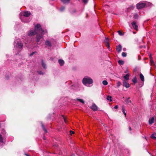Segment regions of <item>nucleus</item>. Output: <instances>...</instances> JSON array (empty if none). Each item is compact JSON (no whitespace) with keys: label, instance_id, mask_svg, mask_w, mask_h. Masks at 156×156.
I'll use <instances>...</instances> for the list:
<instances>
[{"label":"nucleus","instance_id":"f257e3e1","mask_svg":"<svg viewBox=\"0 0 156 156\" xmlns=\"http://www.w3.org/2000/svg\"><path fill=\"white\" fill-rule=\"evenodd\" d=\"M38 30L41 31L42 33L44 32V30L42 29L41 25L39 24H37L35 26L34 31L31 30L29 32L28 35L31 36L37 34H38L37 31Z\"/></svg>","mask_w":156,"mask_h":156},{"label":"nucleus","instance_id":"f03ea898","mask_svg":"<svg viewBox=\"0 0 156 156\" xmlns=\"http://www.w3.org/2000/svg\"><path fill=\"white\" fill-rule=\"evenodd\" d=\"M14 46L19 49L22 50L23 45L21 41L20 40H17L14 42Z\"/></svg>","mask_w":156,"mask_h":156},{"label":"nucleus","instance_id":"7ed1b4c3","mask_svg":"<svg viewBox=\"0 0 156 156\" xmlns=\"http://www.w3.org/2000/svg\"><path fill=\"white\" fill-rule=\"evenodd\" d=\"M82 82L84 85H86L87 84H92L93 82V81L92 79L89 77H85L83 79Z\"/></svg>","mask_w":156,"mask_h":156},{"label":"nucleus","instance_id":"20e7f679","mask_svg":"<svg viewBox=\"0 0 156 156\" xmlns=\"http://www.w3.org/2000/svg\"><path fill=\"white\" fill-rule=\"evenodd\" d=\"M146 5V4L145 3L140 2L136 4V7L138 9H140L144 8Z\"/></svg>","mask_w":156,"mask_h":156},{"label":"nucleus","instance_id":"39448f33","mask_svg":"<svg viewBox=\"0 0 156 156\" xmlns=\"http://www.w3.org/2000/svg\"><path fill=\"white\" fill-rule=\"evenodd\" d=\"M43 33H42V34L41 35L37 34L36 37V42L38 43L39 42L40 40L43 38V37L42 36V34Z\"/></svg>","mask_w":156,"mask_h":156},{"label":"nucleus","instance_id":"423d86ee","mask_svg":"<svg viewBox=\"0 0 156 156\" xmlns=\"http://www.w3.org/2000/svg\"><path fill=\"white\" fill-rule=\"evenodd\" d=\"M90 108L94 111H96L98 110L97 106L94 103H93Z\"/></svg>","mask_w":156,"mask_h":156},{"label":"nucleus","instance_id":"0eeeda50","mask_svg":"<svg viewBox=\"0 0 156 156\" xmlns=\"http://www.w3.org/2000/svg\"><path fill=\"white\" fill-rule=\"evenodd\" d=\"M132 26L133 28L136 30H138V26L136 25V22L134 21H133L132 23Z\"/></svg>","mask_w":156,"mask_h":156},{"label":"nucleus","instance_id":"6e6552de","mask_svg":"<svg viewBox=\"0 0 156 156\" xmlns=\"http://www.w3.org/2000/svg\"><path fill=\"white\" fill-rule=\"evenodd\" d=\"M122 49V47L121 44H119L118 46H116V49L118 53H119L121 51Z\"/></svg>","mask_w":156,"mask_h":156},{"label":"nucleus","instance_id":"1a4fd4ad","mask_svg":"<svg viewBox=\"0 0 156 156\" xmlns=\"http://www.w3.org/2000/svg\"><path fill=\"white\" fill-rule=\"evenodd\" d=\"M123 86L126 88H128L130 87L129 84L124 80L123 81Z\"/></svg>","mask_w":156,"mask_h":156},{"label":"nucleus","instance_id":"9d476101","mask_svg":"<svg viewBox=\"0 0 156 156\" xmlns=\"http://www.w3.org/2000/svg\"><path fill=\"white\" fill-rule=\"evenodd\" d=\"M31 14V13L30 12L27 11H26L24 12L23 16L26 17H28Z\"/></svg>","mask_w":156,"mask_h":156},{"label":"nucleus","instance_id":"9b49d317","mask_svg":"<svg viewBox=\"0 0 156 156\" xmlns=\"http://www.w3.org/2000/svg\"><path fill=\"white\" fill-rule=\"evenodd\" d=\"M45 44L50 47H51L52 46L51 42L48 40H47L45 41Z\"/></svg>","mask_w":156,"mask_h":156},{"label":"nucleus","instance_id":"f8f14e48","mask_svg":"<svg viewBox=\"0 0 156 156\" xmlns=\"http://www.w3.org/2000/svg\"><path fill=\"white\" fill-rule=\"evenodd\" d=\"M154 117L150 119L149 120V123L150 124H151L154 122Z\"/></svg>","mask_w":156,"mask_h":156},{"label":"nucleus","instance_id":"ddd939ff","mask_svg":"<svg viewBox=\"0 0 156 156\" xmlns=\"http://www.w3.org/2000/svg\"><path fill=\"white\" fill-rule=\"evenodd\" d=\"M108 39L106 38L105 42L106 43V46L108 48L109 47V44L108 42Z\"/></svg>","mask_w":156,"mask_h":156},{"label":"nucleus","instance_id":"4468645a","mask_svg":"<svg viewBox=\"0 0 156 156\" xmlns=\"http://www.w3.org/2000/svg\"><path fill=\"white\" fill-rule=\"evenodd\" d=\"M41 65L44 69H46V64L43 59L41 60Z\"/></svg>","mask_w":156,"mask_h":156},{"label":"nucleus","instance_id":"2eb2a0df","mask_svg":"<svg viewBox=\"0 0 156 156\" xmlns=\"http://www.w3.org/2000/svg\"><path fill=\"white\" fill-rule=\"evenodd\" d=\"M58 63L61 66H62L64 64V61L62 59H59L58 61Z\"/></svg>","mask_w":156,"mask_h":156},{"label":"nucleus","instance_id":"dca6fc26","mask_svg":"<svg viewBox=\"0 0 156 156\" xmlns=\"http://www.w3.org/2000/svg\"><path fill=\"white\" fill-rule=\"evenodd\" d=\"M41 126L42 128V129H43V130H44V133H47V130L45 128L44 124H43V123L42 122H41Z\"/></svg>","mask_w":156,"mask_h":156},{"label":"nucleus","instance_id":"f3484780","mask_svg":"<svg viewBox=\"0 0 156 156\" xmlns=\"http://www.w3.org/2000/svg\"><path fill=\"white\" fill-rule=\"evenodd\" d=\"M140 76L141 80L142 81H144V77L143 75V74L142 73H140Z\"/></svg>","mask_w":156,"mask_h":156},{"label":"nucleus","instance_id":"a211bd4d","mask_svg":"<svg viewBox=\"0 0 156 156\" xmlns=\"http://www.w3.org/2000/svg\"><path fill=\"white\" fill-rule=\"evenodd\" d=\"M118 62L120 65H123L124 63V61L122 60H119L118 61Z\"/></svg>","mask_w":156,"mask_h":156},{"label":"nucleus","instance_id":"6ab92c4d","mask_svg":"<svg viewBox=\"0 0 156 156\" xmlns=\"http://www.w3.org/2000/svg\"><path fill=\"white\" fill-rule=\"evenodd\" d=\"M129 75L128 74H127L125 76H123V78L126 80H128L129 79Z\"/></svg>","mask_w":156,"mask_h":156},{"label":"nucleus","instance_id":"aec40b11","mask_svg":"<svg viewBox=\"0 0 156 156\" xmlns=\"http://www.w3.org/2000/svg\"><path fill=\"white\" fill-rule=\"evenodd\" d=\"M122 112L123 113L124 115L125 116H126V113L125 112V110L124 108V106H122Z\"/></svg>","mask_w":156,"mask_h":156},{"label":"nucleus","instance_id":"412c9836","mask_svg":"<svg viewBox=\"0 0 156 156\" xmlns=\"http://www.w3.org/2000/svg\"><path fill=\"white\" fill-rule=\"evenodd\" d=\"M112 98V97L110 96H108L107 97V99L110 102L112 101V100L111 99Z\"/></svg>","mask_w":156,"mask_h":156},{"label":"nucleus","instance_id":"4be33fe9","mask_svg":"<svg viewBox=\"0 0 156 156\" xmlns=\"http://www.w3.org/2000/svg\"><path fill=\"white\" fill-rule=\"evenodd\" d=\"M125 101L127 104H129L131 103V101L129 100V98H127Z\"/></svg>","mask_w":156,"mask_h":156},{"label":"nucleus","instance_id":"5701e85b","mask_svg":"<svg viewBox=\"0 0 156 156\" xmlns=\"http://www.w3.org/2000/svg\"><path fill=\"white\" fill-rule=\"evenodd\" d=\"M76 12V9H74L70 11V13L71 14H73Z\"/></svg>","mask_w":156,"mask_h":156},{"label":"nucleus","instance_id":"b1692460","mask_svg":"<svg viewBox=\"0 0 156 156\" xmlns=\"http://www.w3.org/2000/svg\"><path fill=\"white\" fill-rule=\"evenodd\" d=\"M132 81L134 83H136L137 81L136 77L135 76L132 80Z\"/></svg>","mask_w":156,"mask_h":156},{"label":"nucleus","instance_id":"393cba45","mask_svg":"<svg viewBox=\"0 0 156 156\" xmlns=\"http://www.w3.org/2000/svg\"><path fill=\"white\" fill-rule=\"evenodd\" d=\"M77 100L79 101L80 102L82 103L83 104H84L85 103V101H84L82 99H77Z\"/></svg>","mask_w":156,"mask_h":156},{"label":"nucleus","instance_id":"a878e982","mask_svg":"<svg viewBox=\"0 0 156 156\" xmlns=\"http://www.w3.org/2000/svg\"><path fill=\"white\" fill-rule=\"evenodd\" d=\"M70 0H61V1L64 3H69Z\"/></svg>","mask_w":156,"mask_h":156},{"label":"nucleus","instance_id":"bb28decb","mask_svg":"<svg viewBox=\"0 0 156 156\" xmlns=\"http://www.w3.org/2000/svg\"><path fill=\"white\" fill-rule=\"evenodd\" d=\"M102 83L104 85H106L108 84V83L106 80H103L102 81Z\"/></svg>","mask_w":156,"mask_h":156},{"label":"nucleus","instance_id":"cd10ccee","mask_svg":"<svg viewBox=\"0 0 156 156\" xmlns=\"http://www.w3.org/2000/svg\"><path fill=\"white\" fill-rule=\"evenodd\" d=\"M150 63H151V65L152 66H154L155 65L153 61L151 59L150 60Z\"/></svg>","mask_w":156,"mask_h":156},{"label":"nucleus","instance_id":"c85d7f7f","mask_svg":"<svg viewBox=\"0 0 156 156\" xmlns=\"http://www.w3.org/2000/svg\"><path fill=\"white\" fill-rule=\"evenodd\" d=\"M122 55L123 57H126L127 55V54L126 52H123L122 53Z\"/></svg>","mask_w":156,"mask_h":156},{"label":"nucleus","instance_id":"c756f323","mask_svg":"<svg viewBox=\"0 0 156 156\" xmlns=\"http://www.w3.org/2000/svg\"><path fill=\"white\" fill-rule=\"evenodd\" d=\"M65 9V7L63 6H62L60 8V11H63Z\"/></svg>","mask_w":156,"mask_h":156},{"label":"nucleus","instance_id":"7c9ffc66","mask_svg":"<svg viewBox=\"0 0 156 156\" xmlns=\"http://www.w3.org/2000/svg\"><path fill=\"white\" fill-rule=\"evenodd\" d=\"M138 16L137 14H135L133 16V18L135 19H137L138 18Z\"/></svg>","mask_w":156,"mask_h":156},{"label":"nucleus","instance_id":"2f4dec72","mask_svg":"<svg viewBox=\"0 0 156 156\" xmlns=\"http://www.w3.org/2000/svg\"><path fill=\"white\" fill-rule=\"evenodd\" d=\"M37 72L38 73V74H40V75H43L44 74V73L42 72V71H38Z\"/></svg>","mask_w":156,"mask_h":156},{"label":"nucleus","instance_id":"473e14b6","mask_svg":"<svg viewBox=\"0 0 156 156\" xmlns=\"http://www.w3.org/2000/svg\"><path fill=\"white\" fill-rule=\"evenodd\" d=\"M61 116H62L63 117V119H64V121H65V122L66 123H67V121H66V118L65 117L63 116V115H61Z\"/></svg>","mask_w":156,"mask_h":156},{"label":"nucleus","instance_id":"72a5a7b5","mask_svg":"<svg viewBox=\"0 0 156 156\" xmlns=\"http://www.w3.org/2000/svg\"><path fill=\"white\" fill-rule=\"evenodd\" d=\"M0 142L1 143H2L3 142V138L1 134H0Z\"/></svg>","mask_w":156,"mask_h":156},{"label":"nucleus","instance_id":"f704fd0d","mask_svg":"<svg viewBox=\"0 0 156 156\" xmlns=\"http://www.w3.org/2000/svg\"><path fill=\"white\" fill-rule=\"evenodd\" d=\"M121 82H120V81L118 82L117 83V87H119L121 85Z\"/></svg>","mask_w":156,"mask_h":156},{"label":"nucleus","instance_id":"c9c22d12","mask_svg":"<svg viewBox=\"0 0 156 156\" xmlns=\"http://www.w3.org/2000/svg\"><path fill=\"white\" fill-rule=\"evenodd\" d=\"M151 137L152 138L154 139H156V137H155V135L154 134H152L151 135Z\"/></svg>","mask_w":156,"mask_h":156},{"label":"nucleus","instance_id":"e433bc0d","mask_svg":"<svg viewBox=\"0 0 156 156\" xmlns=\"http://www.w3.org/2000/svg\"><path fill=\"white\" fill-rule=\"evenodd\" d=\"M118 32L119 35H121V36L123 35V34H122V32L120 31L119 30L118 31Z\"/></svg>","mask_w":156,"mask_h":156},{"label":"nucleus","instance_id":"4c0bfd02","mask_svg":"<svg viewBox=\"0 0 156 156\" xmlns=\"http://www.w3.org/2000/svg\"><path fill=\"white\" fill-rule=\"evenodd\" d=\"M88 1V0H83V2L85 4H86Z\"/></svg>","mask_w":156,"mask_h":156},{"label":"nucleus","instance_id":"58836bf2","mask_svg":"<svg viewBox=\"0 0 156 156\" xmlns=\"http://www.w3.org/2000/svg\"><path fill=\"white\" fill-rule=\"evenodd\" d=\"M69 132L71 135H72V134H74L75 133L72 130H70Z\"/></svg>","mask_w":156,"mask_h":156},{"label":"nucleus","instance_id":"ea45409f","mask_svg":"<svg viewBox=\"0 0 156 156\" xmlns=\"http://www.w3.org/2000/svg\"><path fill=\"white\" fill-rule=\"evenodd\" d=\"M36 53V52H33L30 54V56H32L34 54Z\"/></svg>","mask_w":156,"mask_h":156},{"label":"nucleus","instance_id":"a19ab883","mask_svg":"<svg viewBox=\"0 0 156 156\" xmlns=\"http://www.w3.org/2000/svg\"><path fill=\"white\" fill-rule=\"evenodd\" d=\"M137 71V69L136 68H135L133 70L134 72H136Z\"/></svg>","mask_w":156,"mask_h":156},{"label":"nucleus","instance_id":"79ce46f5","mask_svg":"<svg viewBox=\"0 0 156 156\" xmlns=\"http://www.w3.org/2000/svg\"><path fill=\"white\" fill-rule=\"evenodd\" d=\"M114 108L116 109H117L118 108V106L117 105H115L114 107Z\"/></svg>","mask_w":156,"mask_h":156},{"label":"nucleus","instance_id":"37998d69","mask_svg":"<svg viewBox=\"0 0 156 156\" xmlns=\"http://www.w3.org/2000/svg\"><path fill=\"white\" fill-rule=\"evenodd\" d=\"M129 130L130 131H131V130L132 129H131V127L129 126Z\"/></svg>","mask_w":156,"mask_h":156},{"label":"nucleus","instance_id":"c03bdc74","mask_svg":"<svg viewBox=\"0 0 156 156\" xmlns=\"http://www.w3.org/2000/svg\"><path fill=\"white\" fill-rule=\"evenodd\" d=\"M25 155L26 156H30L29 154H25Z\"/></svg>","mask_w":156,"mask_h":156},{"label":"nucleus","instance_id":"a18cd8bd","mask_svg":"<svg viewBox=\"0 0 156 156\" xmlns=\"http://www.w3.org/2000/svg\"><path fill=\"white\" fill-rule=\"evenodd\" d=\"M128 72V70H126L125 72V73H127Z\"/></svg>","mask_w":156,"mask_h":156},{"label":"nucleus","instance_id":"49530a36","mask_svg":"<svg viewBox=\"0 0 156 156\" xmlns=\"http://www.w3.org/2000/svg\"><path fill=\"white\" fill-rule=\"evenodd\" d=\"M43 139L44 140H45V136H43Z\"/></svg>","mask_w":156,"mask_h":156},{"label":"nucleus","instance_id":"de8ad7c7","mask_svg":"<svg viewBox=\"0 0 156 156\" xmlns=\"http://www.w3.org/2000/svg\"><path fill=\"white\" fill-rule=\"evenodd\" d=\"M149 5H151V3H149Z\"/></svg>","mask_w":156,"mask_h":156},{"label":"nucleus","instance_id":"09e8293b","mask_svg":"<svg viewBox=\"0 0 156 156\" xmlns=\"http://www.w3.org/2000/svg\"><path fill=\"white\" fill-rule=\"evenodd\" d=\"M123 50L124 51H125L126 50V49L125 48H123Z\"/></svg>","mask_w":156,"mask_h":156},{"label":"nucleus","instance_id":"8fccbe9b","mask_svg":"<svg viewBox=\"0 0 156 156\" xmlns=\"http://www.w3.org/2000/svg\"><path fill=\"white\" fill-rule=\"evenodd\" d=\"M71 156H75L74 154H72Z\"/></svg>","mask_w":156,"mask_h":156}]
</instances>
